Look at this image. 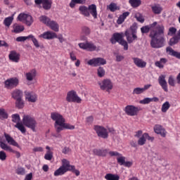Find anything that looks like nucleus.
Instances as JSON below:
<instances>
[{"label": "nucleus", "mask_w": 180, "mask_h": 180, "mask_svg": "<svg viewBox=\"0 0 180 180\" xmlns=\"http://www.w3.org/2000/svg\"><path fill=\"white\" fill-rule=\"evenodd\" d=\"M22 124L28 129L32 130V131H36V128L37 127V122L34 117L30 116V115H24L22 117Z\"/></svg>", "instance_id": "nucleus-3"}, {"label": "nucleus", "mask_w": 180, "mask_h": 180, "mask_svg": "<svg viewBox=\"0 0 180 180\" xmlns=\"http://www.w3.org/2000/svg\"><path fill=\"white\" fill-rule=\"evenodd\" d=\"M146 135L145 134H143L141 137H139L138 140V145L139 146H144L146 144L147 140L146 139Z\"/></svg>", "instance_id": "nucleus-49"}, {"label": "nucleus", "mask_w": 180, "mask_h": 180, "mask_svg": "<svg viewBox=\"0 0 180 180\" xmlns=\"http://www.w3.org/2000/svg\"><path fill=\"white\" fill-rule=\"evenodd\" d=\"M0 147L1 148V150H4V151H8V153L15 154L16 158H20V152L13 150L11 146H8V144L2 141H0Z\"/></svg>", "instance_id": "nucleus-11"}, {"label": "nucleus", "mask_w": 180, "mask_h": 180, "mask_svg": "<svg viewBox=\"0 0 180 180\" xmlns=\"http://www.w3.org/2000/svg\"><path fill=\"white\" fill-rule=\"evenodd\" d=\"M15 172L18 175H25L26 174L25 169L23 167H18Z\"/></svg>", "instance_id": "nucleus-59"}, {"label": "nucleus", "mask_w": 180, "mask_h": 180, "mask_svg": "<svg viewBox=\"0 0 180 180\" xmlns=\"http://www.w3.org/2000/svg\"><path fill=\"white\" fill-rule=\"evenodd\" d=\"M15 127H16V129H18V130H20V131H21L22 134H25V133H26V128L25 127V126H23V124H22V122L17 123L15 125Z\"/></svg>", "instance_id": "nucleus-47"}, {"label": "nucleus", "mask_w": 180, "mask_h": 180, "mask_svg": "<svg viewBox=\"0 0 180 180\" xmlns=\"http://www.w3.org/2000/svg\"><path fill=\"white\" fill-rule=\"evenodd\" d=\"M47 26L50 27L51 30H53V32H58V30H60V26L58 25V23L54 20H51Z\"/></svg>", "instance_id": "nucleus-34"}, {"label": "nucleus", "mask_w": 180, "mask_h": 180, "mask_svg": "<svg viewBox=\"0 0 180 180\" xmlns=\"http://www.w3.org/2000/svg\"><path fill=\"white\" fill-rule=\"evenodd\" d=\"M67 172L61 167H60L58 169H56L53 175L54 176H61L62 175H64Z\"/></svg>", "instance_id": "nucleus-43"}, {"label": "nucleus", "mask_w": 180, "mask_h": 180, "mask_svg": "<svg viewBox=\"0 0 180 180\" xmlns=\"http://www.w3.org/2000/svg\"><path fill=\"white\" fill-rule=\"evenodd\" d=\"M18 85L19 79H18V77H12L4 82V86L7 89H13V88H16Z\"/></svg>", "instance_id": "nucleus-9"}, {"label": "nucleus", "mask_w": 180, "mask_h": 180, "mask_svg": "<svg viewBox=\"0 0 180 180\" xmlns=\"http://www.w3.org/2000/svg\"><path fill=\"white\" fill-rule=\"evenodd\" d=\"M176 33V28L171 27L169 28L168 36H174Z\"/></svg>", "instance_id": "nucleus-61"}, {"label": "nucleus", "mask_w": 180, "mask_h": 180, "mask_svg": "<svg viewBox=\"0 0 180 180\" xmlns=\"http://www.w3.org/2000/svg\"><path fill=\"white\" fill-rule=\"evenodd\" d=\"M117 162L120 165H124V167H127V168H130L131 165H133V162H126V157H120V158H117Z\"/></svg>", "instance_id": "nucleus-22"}, {"label": "nucleus", "mask_w": 180, "mask_h": 180, "mask_svg": "<svg viewBox=\"0 0 180 180\" xmlns=\"http://www.w3.org/2000/svg\"><path fill=\"white\" fill-rule=\"evenodd\" d=\"M66 101L67 102H73L74 103H81L82 102V99L78 96L77 91L74 90H71L67 93Z\"/></svg>", "instance_id": "nucleus-6"}, {"label": "nucleus", "mask_w": 180, "mask_h": 180, "mask_svg": "<svg viewBox=\"0 0 180 180\" xmlns=\"http://www.w3.org/2000/svg\"><path fill=\"white\" fill-rule=\"evenodd\" d=\"M8 57L9 60L13 61V63H19V60H20V55L15 51H11Z\"/></svg>", "instance_id": "nucleus-23"}, {"label": "nucleus", "mask_w": 180, "mask_h": 180, "mask_svg": "<svg viewBox=\"0 0 180 180\" xmlns=\"http://www.w3.org/2000/svg\"><path fill=\"white\" fill-rule=\"evenodd\" d=\"M44 158L47 161H51V160H53V152L51 150H47L44 155Z\"/></svg>", "instance_id": "nucleus-53"}, {"label": "nucleus", "mask_w": 180, "mask_h": 180, "mask_svg": "<svg viewBox=\"0 0 180 180\" xmlns=\"http://www.w3.org/2000/svg\"><path fill=\"white\" fill-rule=\"evenodd\" d=\"M60 167L68 172V171H71V169L74 168V165H70V161L67 160V159H63L62 160V165Z\"/></svg>", "instance_id": "nucleus-25"}, {"label": "nucleus", "mask_w": 180, "mask_h": 180, "mask_svg": "<svg viewBox=\"0 0 180 180\" xmlns=\"http://www.w3.org/2000/svg\"><path fill=\"white\" fill-rule=\"evenodd\" d=\"M108 154L110 157H117V158H120V157H124L117 151H110L108 152Z\"/></svg>", "instance_id": "nucleus-56"}, {"label": "nucleus", "mask_w": 180, "mask_h": 180, "mask_svg": "<svg viewBox=\"0 0 180 180\" xmlns=\"http://www.w3.org/2000/svg\"><path fill=\"white\" fill-rule=\"evenodd\" d=\"M107 9H109L110 12H116V11H120V7L116 3L112 2L110 5L107 6Z\"/></svg>", "instance_id": "nucleus-37"}, {"label": "nucleus", "mask_w": 180, "mask_h": 180, "mask_svg": "<svg viewBox=\"0 0 180 180\" xmlns=\"http://www.w3.org/2000/svg\"><path fill=\"white\" fill-rule=\"evenodd\" d=\"M124 112L128 116H137L140 109L134 105H127L124 108Z\"/></svg>", "instance_id": "nucleus-12"}, {"label": "nucleus", "mask_w": 180, "mask_h": 180, "mask_svg": "<svg viewBox=\"0 0 180 180\" xmlns=\"http://www.w3.org/2000/svg\"><path fill=\"white\" fill-rule=\"evenodd\" d=\"M13 29L14 33H20L25 30V27L23 25H15Z\"/></svg>", "instance_id": "nucleus-51"}, {"label": "nucleus", "mask_w": 180, "mask_h": 180, "mask_svg": "<svg viewBox=\"0 0 180 180\" xmlns=\"http://www.w3.org/2000/svg\"><path fill=\"white\" fill-rule=\"evenodd\" d=\"M153 129L156 134H160L162 137H165V136H167V131H165V129L162 127V126L160 124H156L155 125Z\"/></svg>", "instance_id": "nucleus-20"}, {"label": "nucleus", "mask_w": 180, "mask_h": 180, "mask_svg": "<svg viewBox=\"0 0 180 180\" xmlns=\"http://www.w3.org/2000/svg\"><path fill=\"white\" fill-rule=\"evenodd\" d=\"M133 63L138 67V68H146L147 67V62L144 61L143 59L137 57L132 58Z\"/></svg>", "instance_id": "nucleus-17"}, {"label": "nucleus", "mask_w": 180, "mask_h": 180, "mask_svg": "<svg viewBox=\"0 0 180 180\" xmlns=\"http://www.w3.org/2000/svg\"><path fill=\"white\" fill-rule=\"evenodd\" d=\"M135 18H136V20H138V22H140V23H144V18L141 14L140 13L136 14L135 15Z\"/></svg>", "instance_id": "nucleus-60"}, {"label": "nucleus", "mask_w": 180, "mask_h": 180, "mask_svg": "<svg viewBox=\"0 0 180 180\" xmlns=\"http://www.w3.org/2000/svg\"><path fill=\"white\" fill-rule=\"evenodd\" d=\"M25 99L28 102L34 103L37 101V95L32 91H25Z\"/></svg>", "instance_id": "nucleus-18"}, {"label": "nucleus", "mask_w": 180, "mask_h": 180, "mask_svg": "<svg viewBox=\"0 0 180 180\" xmlns=\"http://www.w3.org/2000/svg\"><path fill=\"white\" fill-rule=\"evenodd\" d=\"M82 33H83V34H85V36H88L91 34V29H89V27H83L82 28Z\"/></svg>", "instance_id": "nucleus-57"}, {"label": "nucleus", "mask_w": 180, "mask_h": 180, "mask_svg": "<svg viewBox=\"0 0 180 180\" xmlns=\"http://www.w3.org/2000/svg\"><path fill=\"white\" fill-rule=\"evenodd\" d=\"M79 11L82 15L86 16V18H89L90 14L89 7H86L85 6H80L79 7Z\"/></svg>", "instance_id": "nucleus-33"}, {"label": "nucleus", "mask_w": 180, "mask_h": 180, "mask_svg": "<svg viewBox=\"0 0 180 180\" xmlns=\"http://www.w3.org/2000/svg\"><path fill=\"white\" fill-rule=\"evenodd\" d=\"M180 40V30L177 32L176 34L174 35L172 38L170 39L169 44V46H175L178 44Z\"/></svg>", "instance_id": "nucleus-27"}, {"label": "nucleus", "mask_w": 180, "mask_h": 180, "mask_svg": "<svg viewBox=\"0 0 180 180\" xmlns=\"http://www.w3.org/2000/svg\"><path fill=\"white\" fill-rule=\"evenodd\" d=\"M152 12L155 13V15H160L162 12V7L160 6V4H155L151 6Z\"/></svg>", "instance_id": "nucleus-36"}, {"label": "nucleus", "mask_w": 180, "mask_h": 180, "mask_svg": "<svg viewBox=\"0 0 180 180\" xmlns=\"http://www.w3.org/2000/svg\"><path fill=\"white\" fill-rule=\"evenodd\" d=\"M168 84L170 86H175V78L174 76L170 75L168 79Z\"/></svg>", "instance_id": "nucleus-58"}, {"label": "nucleus", "mask_w": 180, "mask_h": 180, "mask_svg": "<svg viewBox=\"0 0 180 180\" xmlns=\"http://www.w3.org/2000/svg\"><path fill=\"white\" fill-rule=\"evenodd\" d=\"M28 39H30V35L27 37H18L16 38V41H26Z\"/></svg>", "instance_id": "nucleus-62"}, {"label": "nucleus", "mask_w": 180, "mask_h": 180, "mask_svg": "<svg viewBox=\"0 0 180 180\" xmlns=\"http://www.w3.org/2000/svg\"><path fill=\"white\" fill-rule=\"evenodd\" d=\"M40 39H45L46 40H53V39H57V34L51 31H47L39 35Z\"/></svg>", "instance_id": "nucleus-16"}, {"label": "nucleus", "mask_w": 180, "mask_h": 180, "mask_svg": "<svg viewBox=\"0 0 180 180\" xmlns=\"http://www.w3.org/2000/svg\"><path fill=\"white\" fill-rule=\"evenodd\" d=\"M129 4L132 8H139L141 5V0H129Z\"/></svg>", "instance_id": "nucleus-42"}, {"label": "nucleus", "mask_w": 180, "mask_h": 180, "mask_svg": "<svg viewBox=\"0 0 180 180\" xmlns=\"http://www.w3.org/2000/svg\"><path fill=\"white\" fill-rule=\"evenodd\" d=\"M11 96L13 99H15V101L20 99L22 98V96H23V92L21 90L16 89L11 92Z\"/></svg>", "instance_id": "nucleus-30"}, {"label": "nucleus", "mask_w": 180, "mask_h": 180, "mask_svg": "<svg viewBox=\"0 0 180 180\" xmlns=\"http://www.w3.org/2000/svg\"><path fill=\"white\" fill-rule=\"evenodd\" d=\"M158 101H160L158 97L145 98L143 100H141L139 103L141 105H148V103H151V102H158Z\"/></svg>", "instance_id": "nucleus-28"}, {"label": "nucleus", "mask_w": 180, "mask_h": 180, "mask_svg": "<svg viewBox=\"0 0 180 180\" xmlns=\"http://www.w3.org/2000/svg\"><path fill=\"white\" fill-rule=\"evenodd\" d=\"M37 71L35 69L31 70L30 72L25 74L27 81H33L36 78Z\"/></svg>", "instance_id": "nucleus-31"}, {"label": "nucleus", "mask_w": 180, "mask_h": 180, "mask_svg": "<svg viewBox=\"0 0 180 180\" xmlns=\"http://www.w3.org/2000/svg\"><path fill=\"white\" fill-rule=\"evenodd\" d=\"M94 130L97 136L101 137V139H108V137H109L108 129L102 126L95 125Z\"/></svg>", "instance_id": "nucleus-7"}, {"label": "nucleus", "mask_w": 180, "mask_h": 180, "mask_svg": "<svg viewBox=\"0 0 180 180\" xmlns=\"http://www.w3.org/2000/svg\"><path fill=\"white\" fill-rule=\"evenodd\" d=\"M30 39L32 40L34 46L37 47V49H39L40 47V45L39 44V41H37V39L33 36V34H30Z\"/></svg>", "instance_id": "nucleus-52"}, {"label": "nucleus", "mask_w": 180, "mask_h": 180, "mask_svg": "<svg viewBox=\"0 0 180 180\" xmlns=\"http://www.w3.org/2000/svg\"><path fill=\"white\" fill-rule=\"evenodd\" d=\"M64 129H66L67 130H74L75 129V126L69 123L63 122L61 126L58 128L56 133H60L64 130Z\"/></svg>", "instance_id": "nucleus-21"}, {"label": "nucleus", "mask_w": 180, "mask_h": 180, "mask_svg": "<svg viewBox=\"0 0 180 180\" xmlns=\"http://www.w3.org/2000/svg\"><path fill=\"white\" fill-rule=\"evenodd\" d=\"M15 108H17V109H23V108H25V101L22 98L15 100Z\"/></svg>", "instance_id": "nucleus-41"}, {"label": "nucleus", "mask_w": 180, "mask_h": 180, "mask_svg": "<svg viewBox=\"0 0 180 180\" xmlns=\"http://www.w3.org/2000/svg\"><path fill=\"white\" fill-rule=\"evenodd\" d=\"M93 153L94 155L98 157H106L108 155V149H94Z\"/></svg>", "instance_id": "nucleus-29"}, {"label": "nucleus", "mask_w": 180, "mask_h": 180, "mask_svg": "<svg viewBox=\"0 0 180 180\" xmlns=\"http://www.w3.org/2000/svg\"><path fill=\"white\" fill-rule=\"evenodd\" d=\"M106 74V71L105 70V69L103 68V67H98V68L97 69V75L99 78H103V77H105Z\"/></svg>", "instance_id": "nucleus-45"}, {"label": "nucleus", "mask_w": 180, "mask_h": 180, "mask_svg": "<svg viewBox=\"0 0 180 180\" xmlns=\"http://www.w3.org/2000/svg\"><path fill=\"white\" fill-rule=\"evenodd\" d=\"M51 20L46 15H41L39 17V22H41V23H44V25H46V26H48Z\"/></svg>", "instance_id": "nucleus-44"}, {"label": "nucleus", "mask_w": 180, "mask_h": 180, "mask_svg": "<svg viewBox=\"0 0 180 180\" xmlns=\"http://www.w3.org/2000/svg\"><path fill=\"white\" fill-rule=\"evenodd\" d=\"M13 22V16L7 17L4 20V25H5L7 27H9V26L12 25Z\"/></svg>", "instance_id": "nucleus-46"}, {"label": "nucleus", "mask_w": 180, "mask_h": 180, "mask_svg": "<svg viewBox=\"0 0 180 180\" xmlns=\"http://www.w3.org/2000/svg\"><path fill=\"white\" fill-rule=\"evenodd\" d=\"M158 83L165 92H168V84L167 83V80H165V75H161L159 77Z\"/></svg>", "instance_id": "nucleus-19"}, {"label": "nucleus", "mask_w": 180, "mask_h": 180, "mask_svg": "<svg viewBox=\"0 0 180 180\" xmlns=\"http://www.w3.org/2000/svg\"><path fill=\"white\" fill-rule=\"evenodd\" d=\"M167 58H160V61H156L155 63V65L158 68H164V64L167 63Z\"/></svg>", "instance_id": "nucleus-40"}, {"label": "nucleus", "mask_w": 180, "mask_h": 180, "mask_svg": "<svg viewBox=\"0 0 180 180\" xmlns=\"http://www.w3.org/2000/svg\"><path fill=\"white\" fill-rule=\"evenodd\" d=\"M12 117V122H13V123H19V122H20V115H19V114H13L11 115Z\"/></svg>", "instance_id": "nucleus-54"}, {"label": "nucleus", "mask_w": 180, "mask_h": 180, "mask_svg": "<svg viewBox=\"0 0 180 180\" xmlns=\"http://www.w3.org/2000/svg\"><path fill=\"white\" fill-rule=\"evenodd\" d=\"M86 2V0H72L70 3V8H75L77 4L79 5H84Z\"/></svg>", "instance_id": "nucleus-39"}, {"label": "nucleus", "mask_w": 180, "mask_h": 180, "mask_svg": "<svg viewBox=\"0 0 180 180\" xmlns=\"http://www.w3.org/2000/svg\"><path fill=\"white\" fill-rule=\"evenodd\" d=\"M0 160L1 161H5L6 160V153L4 150L0 151Z\"/></svg>", "instance_id": "nucleus-63"}, {"label": "nucleus", "mask_w": 180, "mask_h": 180, "mask_svg": "<svg viewBox=\"0 0 180 180\" xmlns=\"http://www.w3.org/2000/svg\"><path fill=\"white\" fill-rule=\"evenodd\" d=\"M144 91L143 90V88L136 87L133 90V95H140L141 94H143Z\"/></svg>", "instance_id": "nucleus-55"}, {"label": "nucleus", "mask_w": 180, "mask_h": 180, "mask_svg": "<svg viewBox=\"0 0 180 180\" xmlns=\"http://www.w3.org/2000/svg\"><path fill=\"white\" fill-rule=\"evenodd\" d=\"M166 51L169 54V56H172V57H175L176 58L180 60V52L173 50L171 46L167 47Z\"/></svg>", "instance_id": "nucleus-26"}, {"label": "nucleus", "mask_w": 180, "mask_h": 180, "mask_svg": "<svg viewBox=\"0 0 180 180\" xmlns=\"http://www.w3.org/2000/svg\"><path fill=\"white\" fill-rule=\"evenodd\" d=\"M89 15H91L94 19L98 18V12L96 11V5L91 4L89 6Z\"/></svg>", "instance_id": "nucleus-32"}, {"label": "nucleus", "mask_w": 180, "mask_h": 180, "mask_svg": "<svg viewBox=\"0 0 180 180\" xmlns=\"http://www.w3.org/2000/svg\"><path fill=\"white\" fill-rule=\"evenodd\" d=\"M51 119L55 122L54 127L56 131H57L58 128L60 127V126L65 123V118L63 117V115L57 112H53L51 113Z\"/></svg>", "instance_id": "nucleus-4"}, {"label": "nucleus", "mask_w": 180, "mask_h": 180, "mask_svg": "<svg viewBox=\"0 0 180 180\" xmlns=\"http://www.w3.org/2000/svg\"><path fill=\"white\" fill-rule=\"evenodd\" d=\"M78 46L82 50H87V51H96V46L92 42L86 41L85 43H79Z\"/></svg>", "instance_id": "nucleus-13"}, {"label": "nucleus", "mask_w": 180, "mask_h": 180, "mask_svg": "<svg viewBox=\"0 0 180 180\" xmlns=\"http://www.w3.org/2000/svg\"><path fill=\"white\" fill-rule=\"evenodd\" d=\"M18 20L20 22H23V23H25L27 26H32V24L33 23V17L29 14H25V13H20L18 16Z\"/></svg>", "instance_id": "nucleus-10"}, {"label": "nucleus", "mask_w": 180, "mask_h": 180, "mask_svg": "<svg viewBox=\"0 0 180 180\" xmlns=\"http://www.w3.org/2000/svg\"><path fill=\"white\" fill-rule=\"evenodd\" d=\"M86 122L88 123V124H92L94 122V117L93 116H89L86 118Z\"/></svg>", "instance_id": "nucleus-64"}, {"label": "nucleus", "mask_w": 180, "mask_h": 180, "mask_svg": "<svg viewBox=\"0 0 180 180\" xmlns=\"http://www.w3.org/2000/svg\"><path fill=\"white\" fill-rule=\"evenodd\" d=\"M4 137L7 141V143L10 145V146H13L14 147H18L19 148V143H18V142H16V141H15V139H13L12 138V136H11V135L5 133L4 134Z\"/></svg>", "instance_id": "nucleus-24"}, {"label": "nucleus", "mask_w": 180, "mask_h": 180, "mask_svg": "<svg viewBox=\"0 0 180 180\" xmlns=\"http://www.w3.org/2000/svg\"><path fill=\"white\" fill-rule=\"evenodd\" d=\"M169 108H171V105L169 104V102L166 101L162 104L161 111L162 112V113H166V112H167Z\"/></svg>", "instance_id": "nucleus-48"}, {"label": "nucleus", "mask_w": 180, "mask_h": 180, "mask_svg": "<svg viewBox=\"0 0 180 180\" xmlns=\"http://www.w3.org/2000/svg\"><path fill=\"white\" fill-rule=\"evenodd\" d=\"M150 29H153L150 31L149 37H150V46L153 49H161L164 47V43H165V36L164 32L165 28L162 25H158V22H154L150 25H146L141 28L142 34L148 33Z\"/></svg>", "instance_id": "nucleus-1"}, {"label": "nucleus", "mask_w": 180, "mask_h": 180, "mask_svg": "<svg viewBox=\"0 0 180 180\" xmlns=\"http://www.w3.org/2000/svg\"><path fill=\"white\" fill-rule=\"evenodd\" d=\"M130 15V12L127 11L120 15L117 20V25H122L124 20H126V18Z\"/></svg>", "instance_id": "nucleus-35"}, {"label": "nucleus", "mask_w": 180, "mask_h": 180, "mask_svg": "<svg viewBox=\"0 0 180 180\" xmlns=\"http://www.w3.org/2000/svg\"><path fill=\"white\" fill-rule=\"evenodd\" d=\"M8 112L4 108H0V119L4 120V119H8Z\"/></svg>", "instance_id": "nucleus-50"}, {"label": "nucleus", "mask_w": 180, "mask_h": 180, "mask_svg": "<svg viewBox=\"0 0 180 180\" xmlns=\"http://www.w3.org/2000/svg\"><path fill=\"white\" fill-rule=\"evenodd\" d=\"M36 5H41L42 8L45 11H50L51 9V5H53V1L51 0H34Z\"/></svg>", "instance_id": "nucleus-14"}, {"label": "nucleus", "mask_w": 180, "mask_h": 180, "mask_svg": "<svg viewBox=\"0 0 180 180\" xmlns=\"http://www.w3.org/2000/svg\"><path fill=\"white\" fill-rule=\"evenodd\" d=\"M100 89L104 92H108L110 94V91L113 89V82L110 79H104L98 82Z\"/></svg>", "instance_id": "nucleus-5"}, {"label": "nucleus", "mask_w": 180, "mask_h": 180, "mask_svg": "<svg viewBox=\"0 0 180 180\" xmlns=\"http://www.w3.org/2000/svg\"><path fill=\"white\" fill-rule=\"evenodd\" d=\"M105 179H106V180H120V176H119L118 174H113L108 173V174H105Z\"/></svg>", "instance_id": "nucleus-38"}, {"label": "nucleus", "mask_w": 180, "mask_h": 180, "mask_svg": "<svg viewBox=\"0 0 180 180\" xmlns=\"http://www.w3.org/2000/svg\"><path fill=\"white\" fill-rule=\"evenodd\" d=\"M88 65L91 67H101L106 64V60L103 58H94L87 62Z\"/></svg>", "instance_id": "nucleus-8"}, {"label": "nucleus", "mask_w": 180, "mask_h": 180, "mask_svg": "<svg viewBox=\"0 0 180 180\" xmlns=\"http://www.w3.org/2000/svg\"><path fill=\"white\" fill-rule=\"evenodd\" d=\"M136 33H137V30L131 29V35H132V37H131L130 36V32L129 30L125 31V36L129 44H131V43H132L134 40H137V35L136 34Z\"/></svg>", "instance_id": "nucleus-15"}, {"label": "nucleus", "mask_w": 180, "mask_h": 180, "mask_svg": "<svg viewBox=\"0 0 180 180\" xmlns=\"http://www.w3.org/2000/svg\"><path fill=\"white\" fill-rule=\"evenodd\" d=\"M110 41L112 44H116V43H119L121 44V46H123L124 50H129V44H127V41L123 39V33H114L110 38Z\"/></svg>", "instance_id": "nucleus-2"}]
</instances>
